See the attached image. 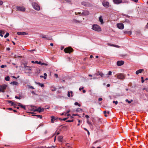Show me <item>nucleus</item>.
Instances as JSON below:
<instances>
[{"label":"nucleus","instance_id":"1","mask_svg":"<svg viewBox=\"0 0 148 148\" xmlns=\"http://www.w3.org/2000/svg\"><path fill=\"white\" fill-rule=\"evenodd\" d=\"M96 32H100L101 30V27L97 24H93L92 28Z\"/></svg>","mask_w":148,"mask_h":148},{"label":"nucleus","instance_id":"2","mask_svg":"<svg viewBox=\"0 0 148 148\" xmlns=\"http://www.w3.org/2000/svg\"><path fill=\"white\" fill-rule=\"evenodd\" d=\"M32 5L35 10L37 11H39L40 10V6L37 3L33 2L32 3Z\"/></svg>","mask_w":148,"mask_h":148},{"label":"nucleus","instance_id":"3","mask_svg":"<svg viewBox=\"0 0 148 148\" xmlns=\"http://www.w3.org/2000/svg\"><path fill=\"white\" fill-rule=\"evenodd\" d=\"M64 51L66 53H70L73 51V50L71 47H68L65 48Z\"/></svg>","mask_w":148,"mask_h":148},{"label":"nucleus","instance_id":"4","mask_svg":"<svg viewBox=\"0 0 148 148\" xmlns=\"http://www.w3.org/2000/svg\"><path fill=\"white\" fill-rule=\"evenodd\" d=\"M17 11L24 12L25 10V8L23 6H17L16 7Z\"/></svg>","mask_w":148,"mask_h":148},{"label":"nucleus","instance_id":"5","mask_svg":"<svg viewBox=\"0 0 148 148\" xmlns=\"http://www.w3.org/2000/svg\"><path fill=\"white\" fill-rule=\"evenodd\" d=\"M7 87L6 85L4 84L0 86V92H4V90H5Z\"/></svg>","mask_w":148,"mask_h":148},{"label":"nucleus","instance_id":"6","mask_svg":"<svg viewBox=\"0 0 148 148\" xmlns=\"http://www.w3.org/2000/svg\"><path fill=\"white\" fill-rule=\"evenodd\" d=\"M75 15H77V14H82V15H87L89 14V12L88 11H84L82 13L81 12H75Z\"/></svg>","mask_w":148,"mask_h":148},{"label":"nucleus","instance_id":"7","mask_svg":"<svg viewBox=\"0 0 148 148\" xmlns=\"http://www.w3.org/2000/svg\"><path fill=\"white\" fill-rule=\"evenodd\" d=\"M82 5H84L86 7H91L92 6V5L89 3L87 2H82Z\"/></svg>","mask_w":148,"mask_h":148},{"label":"nucleus","instance_id":"8","mask_svg":"<svg viewBox=\"0 0 148 148\" xmlns=\"http://www.w3.org/2000/svg\"><path fill=\"white\" fill-rule=\"evenodd\" d=\"M117 77L118 79L121 80L125 78V77L124 75L121 74L118 75L117 76Z\"/></svg>","mask_w":148,"mask_h":148},{"label":"nucleus","instance_id":"9","mask_svg":"<svg viewBox=\"0 0 148 148\" xmlns=\"http://www.w3.org/2000/svg\"><path fill=\"white\" fill-rule=\"evenodd\" d=\"M117 27L119 29H123L124 27V25L122 23H118Z\"/></svg>","mask_w":148,"mask_h":148},{"label":"nucleus","instance_id":"10","mask_svg":"<svg viewBox=\"0 0 148 148\" xmlns=\"http://www.w3.org/2000/svg\"><path fill=\"white\" fill-rule=\"evenodd\" d=\"M103 6L106 8H108L109 7V4L108 2L103 1L102 3Z\"/></svg>","mask_w":148,"mask_h":148},{"label":"nucleus","instance_id":"11","mask_svg":"<svg viewBox=\"0 0 148 148\" xmlns=\"http://www.w3.org/2000/svg\"><path fill=\"white\" fill-rule=\"evenodd\" d=\"M40 37L46 39L47 40H51L52 39L51 37H48V36L45 35H42L40 36Z\"/></svg>","mask_w":148,"mask_h":148},{"label":"nucleus","instance_id":"12","mask_svg":"<svg viewBox=\"0 0 148 148\" xmlns=\"http://www.w3.org/2000/svg\"><path fill=\"white\" fill-rule=\"evenodd\" d=\"M124 62L123 61H118L117 62V64L118 66H121L123 65Z\"/></svg>","mask_w":148,"mask_h":148},{"label":"nucleus","instance_id":"13","mask_svg":"<svg viewBox=\"0 0 148 148\" xmlns=\"http://www.w3.org/2000/svg\"><path fill=\"white\" fill-rule=\"evenodd\" d=\"M114 3L115 4H119L122 3V0H113Z\"/></svg>","mask_w":148,"mask_h":148},{"label":"nucleus","instance_id":"14","mask_svg":"<svg viewBox=\"0 0 148 148\" xmlns=\"http://www.w3.org/2000/svg\"><path fill=\"white\" fill-rule=\"evenodd\" d=\"M72 22L73 23H81V21L77 20L75 19H73L72 20Z\"/></svg>","mask_w":148,"mask_h":148},{"label":"nucleus","instance_id":"15","mask_svg":"<svg viewBox=\"0 0 148 148\" xmlns=\"http://www.w3.org/2000/svg\"><path fill=\"white\" fill-rule=\"evenodd\" d=\"M17 34L18 35H25L28 34V33L25 32H18Z\"/></svg>","mask_w":148,"mask_h":148},{"label":"nucleus","instance_id":"16","mask_svg":"<svg viewBox=\"0 0 148 148\" xmlns=\"http://www.w3.org/2000/svg\"><path fill=\"white\" fill-rule=\"evenodd\" d=\"M51 121L52 123H54V121L56 120V119H57V118L53 116H51Z\"/></svg>","mask_w":148,"mask_h":148},{"label":"nucleus","instance_id":"17","mask_svg":"<svg viewBox=\"0 0 148 148\" xmlns=\"http://www.w3.org/2000/svg\"><path fill=\"white\" fill-rule=\"evenodd\" d=\"M144 71V70L143 69H139L137 71H136V75H138L139 73H141L142 72Z\"/></svg>","mask_w":148,"mask_h":148},{"label":"nucleus","instance_id":"18","mask_svg":"<svg viewBox=\"0 0 148 148\" xmlns=\"http://www.w3.org/2000/svg\"><path fill=\"white\" fill-rule=\"evenodd\" d=\"M97 75H100L101 77H103L104 76V74L100 72H98L97 73L95 74Z\"/></svg>","mask_w":148,"mask_h":148},{"label":"nucleus","instance_id":"19","mask_svg":"<svg viewBox=\"0 0 148 148\" xmlns=\"http://www.w3.org/2000/svg\"><path fill=\"white\" fill-rule=\"evenodd\" d=\"M18 106H20L21 108H23L24 110H26L25 107L24 106L21 104L20 103H18Z\"/></svg>","mask_w":148,"mask_h":148},{"label":"nucleus","instance_id":"20","mask_svg":"<svg viewBox=\"0 0 148 148\" xmlns=\"http://www.w3.org/2000/svg\"><path fill=\"white\" fill-rule=\"evenodd\" d=\"M99 21L101 23V24H103V20L101 16H100L99 18Z\"/></svg>","mask_w":148,"mask_h":148},{"label":"nucleus","instance_id":"21","mask_svg":"<svg viewBox=\"0 0 148 148\" xmlns=\"http://www.w3.org/2000/svg\"><path fill=\"white\" fill-rule=\"evenodd\" d=\"M63 138V136H59L58 137V139L59 141H62V140Z\"/></svg>","mask_w":148,"mask_h":148},{"label":"nucleus","instance_id":"22","mask_svg":"<svg viewBox=\"0 0 148 148\" xmlns=\"http://www.w3.org/2000/svg\"><path fill=\"white\" fill-rule=\"evenodd\" d=\"M11 84L14 85H17L18 84V83L15 81H13L12 82H11Z\"/></svg>","mask_w":148,"mask_h":148},{"label":"nucleus","instance_id":"23","mask_svg":"<svg viewBox=\"0 0 148 148\" xmlns=\"http://www.w3.org/2000/svg\"><path fill=\"white\" fill-rule=\"evenodd\" d=\"M70 93H71V97H73V95L72 94L73 92L72 91H71L70 92L69 91L68 92V94H67L68 96V97H70Z\"/></svg>","mask_w":148,"mask_h":148},{"label":"nucleus","instance_id":"24","mask_svg":"<svg viewBox=\"0 0 148 148\" xmlns=\"http://www.w3.org/2000/svg\"><path fill=\"white\" fill-rule=\"evenodd\" d=\"M41 109L42 108L40 107H39L37 109L36 111H38L39 112H42Z\"/></svg>","mask_w":148,"mask_h":148},{"label":"nucleus","instance_id":"25","mask_svg":"<svg viewBox=\"0 0 148 148\" xmlns=\"http://www.w3.org/2000/svg\"><path fill=\"white\" fill-rule=\"evenodd\" d=\"M39 86H40L41 87H44V85L43 84H41L40 83H37Z\"/></svg>","mask_w":148,"mask_h":148},{"label":"nucleus","instance_id":"26","mask_svg":"<svg viewBox=\"0 0 148 148\" xmlns=\"http://www.w3.org/2000/svg\"><path fill=\"white\" fill-rule=\"evenodd\" d=\"M97 123H99L100 124L102 123L101 119H97Z\"/></svg>","mask_w":148,"mask_h":148},{"label":"nucleus","instance_id":"27","mask_svg":"<svg viewBox=\"0 0 148 148\" xmlns=\"http://www.w3.org/2000/svg\"><path fill=\"white\" fill-rule=\"evenodd\" d=\"M22 96L21 95H20L19 97H18L17 96H15V98L18 99H20L22 98Z\"/></svg>","mask_w":148,"mask_h":148},{"label":"nucleus","instance_id":"28","mask_svg":"<svg viewBox=\"0 0 148 148\" xmlns=\"http://www.w3.org/2000/svg\"><path fill=\"white\" fill-rule=\"evenodd\" d=\"M124 33L125 34H132V32H130V31H129V32H124Z\"/></svg>","mask_w":148,"mask_h":148},{"label":"nucleus","instance_id":"29","mask_svg":"<svg viewBox=\"0 0 148 148\" xmlns=\"http://www.w3.org/2000/svg\"><path fill=\"white\" fill-rule=\"evenodd\" d=\"M125 101L128 103H130L131 102L133 101V100H131L130 101H129L128 99H126L125 100Z\"/></svg>","mask_w":148,"mask_h":148},{"label":"nucleus","instance_id":"30","mask_svg":"<svg viewBox=\"0 0 148 148\" xmlns=\"http://www.w3.org/2000/svg\"><path fill=\"white\" fill-rule=\"evenodd\" d=\"M34 116H36L38 117V118H39L40 119H41L42 118V116L41 115H34Z\"/></svg>","mask_w":148,"mask_h":148},{"label":"nucleus","instance_id":"31","mask_svg":"<svg viewBox=\"0 0 148 148\" xmlns=\"http://www.w3.org/2000/svg\"><path fill=\"white\" fill-rule=\"evenodd\" d=\"M5 79L6 81H9L10 80V77L8 76H7L5 77Z\"/></svg>","mask_w":148,"mask_h":148},{"label":"nucleus","instance_id":"32","mask_svg":"<svg viewBox=\"0 0 148 148\" xmlns=\"http://www.w3.org/2000/svg\"><path fill=\"white\" fill-rule=\"evenodd\" d=\"M103 114H104V116L106 117H107L108 116V115L106 114V113H107V112L106 111H103Z\"/></svg>","mask_w":148,"mask_h":148},{"label":"nucleus","instance_id":"33","mask_svg":"<svg viewBox=\"0 0 148 148\" xmlns=\"http://www.w3.org/2000/svg\"><path fill=\"white\" fill-rule=\"evenodd\" d=\"M9 35V34L7 32L6 34L4 36V37L6 38L8 37Z\"/></svg>","mask_w":148,"mask_h":148},{"label":"nucleus","instance_id":"34","mask_svg":"<svg viewBox=\"0 0 148 148\" xmlns=\"http://www.w3.org/2000/svg\"><path fill=\"white\" fill-rule=\"evenodd\" d=\"M9 102L11 104V105L12 106H14L15 105V104L11 101H9Z\"/></svg>","mask_w":148,"mask_h":148},{"label":"nucleus","instance_id":"35","mask_svg":"<svg viewBox=\"0 0 148 148\" xmlns=\"http://www.w3.org/2000/svg\"><path fill=\"white\" fill-rule=\"evenodd\" d=\"M35 63L37 64H41V62L39 61L38 62L37 61H35Z\"/></svg>","mask_w":148,"mask_h":148},{"label":"nucleus","instance_id":"36","mask_svg":"<svg viewBox=\"0 0 148 148\" xmlns=\"http://www.w3.org/2000/svg\"><path fill=\"white\" fill-rule=\"evenodd\" d=\"M59 134H60V132H57L56 131L55 132V134L53 135V136H54L55 135V134L58 135Z\"/></svg>","mask_w":148,"mask_h":148},{"label":"nucleus","instance_id":"37","mask_svg":"<svg viewBox=\"0 0 148 148\" xmlns=\"http://www.w3.org/2000/svg\"><path fill=\"white\" fill-rule=\"evenodd\" d=\"M141 82L142 83H143L145 81V80L144 79L143 77H141Z\"/></svg>","mask_w":148,"mask_h":148},{"label":"nucleus","instance_id":"38","mask_svg":"<svg viewBox=\"0 0 148 148\" xmlns=\"http://www.w3.org/2000/svg\"><path fill=\"white\" fill-rule=\"evenodd\" d=\"M74 120L73 119H72L71 120H67L66 121V122H73V121Z\"/></svg>","mask_w":148,"mask_h":148},{"label":"nucleus","instance_id":"39","mask_svg":"<svg viewBox=\"0 0 148 148\" xmlns=\"http://www.w3.org/2000/svg\"><path fill=\"white\" fill-rule=\"evenodd\" d=\"M7 67L6 65H2L1 66V67L2 68H4V67Z\"/></svg>","mask_w":148,"mask_h":148},{"label":"nucleus","instance_id":"40","mask_svg":"<svg viewBox=\"0 0 148 148\" xmlns=\"http://www.w3.org/2000/svg\"><path fill=\"white\" fill-rule=\"evenodd\" d=\"M112 73V72L111 71H108V73L107 74L109 75H111Z\"/></svg>","mask_w":148,"mask_h":148},{"label":"nucleus","instance_id":"41","mask_svg":"<svg viewBox=\"0 0 148 148\" xmlns=\"http://www.w3.org/2000/svg\"><path fill=\"white\" fill-rule=\"evenodd\" d=\"M75 105H78V106L80 107V106L81 105L80 104H79L77 102H75L74 103Z\"/></svg>","mask_w":148,"mask_h":148},{"label":"nucleus","instance_id":"42","mask_svg":"<svg viewBox=\"0 0 148 148\" xmlns=\"http://www.w3.org/2000/svg\"><path fill=\"white\" fill-rule=\"evenodd\" d=\"M113 103H114L116 105L118 104V101H113Z\"/></svg>","mask_w":148,"mask_h":148},{"label":"nucleus","instance_id":"43","mask_svg":"<svg viewBox=\"0 0 148 148\" xmlns=\"http://www.w3.org/2000/svg\"><path fill=\"white\" fill-rule=\"evenodd\" d=\"M46 65V66H47V64L45 63H41V65Z\"/></svg>","mask_w":148,"mask_h":148},{"label":"nucleus","instance_id":"44","mask_svg":"<svg viewBox=\"0 0 148 148\" xmlns=\"http://www.w3.org/2000/svg\"><path fill=\"white\" fill-rule=\"evenodd\" d=\"M65 1L69 3L71 2V1L70 0H65Z\"/></svg>","mask_w":148,"mask_h":148},{"label":"nucleus","instance_id":"45","mask_svg":"<svg viewBox=\"0 0 148 148\" xmlns=\"http://www.w3.org/2000/svg\"><path fill=\"white\" fill-rule=\"evenodd\" d=\"M80 110L82 111V109L80 108H78L77 109V111L78 112H79Z\"/></svg>","mask_w":148,"mask_h":148},{"label":"nucleus","instance_id":"46","mask_svg":"<svg viewBox=\"0 0 148 148\" xmlns=\"http://www.w3.org/2000/svg\"><path fill=\"white\" fill-rule=\"evenodd\" d=\"M125 22H127V23H130V21H129L128 20V19H126L125 20Z\"/></svg>","mask_w":148,"mask_h":148},{"label":"nucleus","instance_id":"47","mask_svg":"<svg viewBox=\"0 0 148 148\" xmlns=\"http://www.w3.org/2000/svg\"><path fill=\"white\" fill-rule=\"evenodd\" d=\"M111 46H114V47H119V46H118V45H111Z\"/></svg>","mask_w":148,"mask_h":148},{"label":"nucleus","instance_id":"48","mask_svg":"<svg viewBox=\"0 0 148 148\" xmlns=\"http://www.w3.org/2000/svg\"><path fill=\"white\" fill-rule=\"evenodd\" d=\"M132 1H133L134 2H136V3H137L138 2V0H131Z\"/></svg>","mask_w":148,"mask_h":148},{"label":"nucleus","instance_id":"49","mask_svg":"<svg viewBox=\"0 0 148 148\" xmlns=\"http://www.w3.org/2000/svg\"><path fill=\"white\" fill-rule=\"evenodd\" d=\"M54 75L56 78H58V76L57 74H55Z\"/></svg>","mask_w":148,"mask_h":148},{"label":"nucleus","instance_id":"50","mask_svg":"<svg viewBox=\"0 0 148 148\" xmlns=\"http://www.w3.org/2000/svg\"><path fill=\"white\" fill-rule=\"evenodd\" d=\"M67 60L68 61H70V60H71V59L69 57H68L67 58Z\"/></svg>","mask_w":148,"mask_h":148},{"label":"nucleus","instance_id":"51","mask_svg":"<svg viewBox=\"0 0 148 148\" xmlns=\"http://www.w3.org/2000/svg\"><path fill=\"white\" fill-rule=\"evenodd\" d=\"M68 119V118H65L63 119H61V120H62L63 121H65L67 119Z\"/></svg>","mask_w":148,"mask_h":148},{"label":"nucleus","instance_id":"52","mask_svg":"<svg viewBox=\"0 0 148 148\" xmlns=\"http://www.w3.org/2000/svg\"><path fill=\"white\" fill-rule=\"evenodd\" d=\"M87 122L88 124H90L91 123H90L89 121L88 120H87Z\"/></svg>","mask_w":148,"mask_h":148},{"label":"nucleus","instance_id":"53","mask_svg":"<svg viewBox=\"0 0 148 148\" xmlns=\"http://www.w3.org/2000/svg\"><path fill=\"white\" fill-rule=\"evenodd\" d=\"M55 147L54 146H52L51 147H48V148H55Z\"/></svg>","mask_w":148,"mask_h":148},{"label":"nucleus","instance_id":"54","mask_svg":"<svg viewBox=\"0 0 148 148\" xmlns=\"http://www.w3.org/2000/svg\"><path fill=\"white\" fill-rule=\"evenodd\" d=\"M39 148H46V146H44V147L41 146V147H39Z\"/></svg>","mask_w":148,"mask_h":148},{"label":"nucleus","instance_id":"55","mask_svg":"<svg viewBox=\"0 0 148 148\" xmlns=\"http://www.w3.org/2000/svg\"><path fill=\"white\" fill-rule=\"evenodd\" d=\"M85 117L87 118V119H88L89 118V116L87 115H85Z\"/></svg>","mask_w":148,"mask_h":148},{"label":"nucleus","instance_id":"56","mask_svg":"<svg viewBox=\"0 0 148 148\" xmlns=\"http://www.w3.org/2000/svg\"><path fill=\"white\" fill-rule=\"evenodd\" d=\"M102 98H99L98 99L99 101H102Z\"/></svg>","mask_w":148,"mask_h":148},{"label":"nucleus","instance_id":"57","mask_svg":"<svg viewBox=\"0 0 148 148\" xmlns=\"http://www.w3.org/2000/svg\"><path fill=\"white\" fill-rule=\"evenodd\" d=\"M3 2L2 1L0 0V5H2L3 4Z\"/></svg>","mask_w":148,"mask_h":148},{"label":"nucleus","instance_id":"58","mask_svg":"<svg viewBox=\"0 0 148 148\" xmlns=\"http://www.w3.org/2000/svg\"><path fill=\"white\" fill-rule=\"evenodd\" d=\"M24 67L25 68L27 69L29 68V66H25V65Z\"/></svg>","mask_w":148,"mask_h":148},{"label":"nucleus","instance_id":"59","mask_svg":"<svg viewBox=\"0 0 148 148\" xmlns=\"http://www.w3.org/2000/svg\"><path fill=\"white\" fill-rule=\"evenodd\" d=\"M32 93L33 94H34L35 95H37V94H36L35 93V92L34 91H32Z\"/></svg>","mask_w":148,"mask_h":148},{"label":"nucleus","instance_id":"60","mask_svg":"<svg viewBox=\"0 0 148 148\" xmlns=\"http://www.w3.org/2000/svg\"><path fill=\"white\" fill-rule=\"evenodd\" d=\"M8 110H12V109L11 108H7Z\"/></svg>","mask_w":148,"mask_h":148},{"label":"nucleus","instance_id":"61","mask_svg":"<svg viewBox=\"0 0 148 148\" xmlns=\"http://www.w3.org/2000/svg\"><path fill=\"white\" fill-rule=\"evenodd\" d=\"M29 88H31V89H34V88L33 87V86H30L29 87Z\"/></svg>","mask_w":148,"mask_h":148},{"label":"nucleus","instance_id":"62","mask_svg":"<svg viewBox=\"0 0 148 148\" xmlns=\"http://www.w3.org/2000/svg\"><path fill=\"white\" fill-rule=\"evenodd\" d=\"M10 50V49L9 47H8L6 49V50L8 51H9Z\"/></svg>","mask_w":148,"mask_h":148},{"label":"nucleus","instance_id":"63","mask_svg":"<svg viewBox=\"0 0 148 148\" xmlns=\"http://www.w3.org/2000/svg\"><path fill=\"white\" fill-rule=\"evenodd\" d=\"M84 88L83 87V88H80L79 89V90H80V91H81L82 90V89L83 88Z\"/></svg>","mask_w":148,"mask_h":148},{"label":"nucleus","instance_id":"64","mask_svg":"<svg viewBox=\"0 0 148 148\" xmlns=\"http://www.w3.org/2000/svg\"><path fill=\"white\" fill-rule=\"evenodd\" d=\"M110 112L109 111H108L107 112L106 114H108L109 115L110 114Z\"/></svg>","mask_w":148,"mask_h":148}]
</instances>
